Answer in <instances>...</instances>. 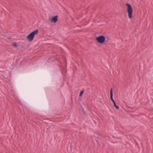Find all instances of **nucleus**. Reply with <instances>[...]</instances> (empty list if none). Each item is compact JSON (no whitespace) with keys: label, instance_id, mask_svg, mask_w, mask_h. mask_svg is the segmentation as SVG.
I'll return each instance as SVG.
<instances>
[{"label":"nucleus","instance_id":"obj_1","mask_svg":"<svg viewBox=\"0 0 153 153\" xmlns=\"http://www.w3.org/2000/svg\"><path fill=\"white\" fill-rule=\"evenodd\" d=\"M126 6L128 18L130 19H131L133 18V7L129 3L126 4Z\"/></svg>","mask_w":153,"mask_h":153},{"label":"nucleus","instance_id":"obj_2","mask_svg":"<svg viewBox=\"0 0 153 153\" xmlns=\"http://www.w3.org/2000/svg\"><path fill=\"white\" fill-rule=\"evenodd\" d=\"M96 40L99 44H103L105 42L106 38L104 36L101 35L96 37Z\"/></svg>","mask_w":153,"mask_h":153},{"label":"nucleus","instance_id":"obj_3","mask_svg":"<svg viewBox=\"0 0 153 153\" xmlns=\"http://www.w3.org/2000/svg\"><path fill=\"white\" fill-rule=\"evenodd\" d=\"M38 30H36L32 32L27 36V40L29 42L32 41L35 35L38 34Z\"/></svg>","mask_w":153,"mask_h":153},{"label":"nucleus","instance_id":"obj_4","mask_svg":"<svg viewBox=\"0 0 153 153\" xmlns=\"http://www.w3.org/2000/svg\"><path fill=\"white\" fill-rule=\"evenodd\" d=\"M58 20V16H56L51 19V21L52 23H55L57 22Z\"/></svg>","mask_w":153,"mask_h":153},{"label":"nucleus","instance_id":"obj_5","mask_svg":"<svg viewBox=\"0 0 153 153\" xmlns=\"http://www.w3.org/2000/svg\"><path fill=\"white\" fill-rule=\"evenodd\" d=\"M84 90H82V91L80 93V94H79V97H81V96L82 94H83V93H84Z\"/></svg>","mask_w":153,"mask_h":153},{"label":"nucleus","instance_id":"obj_6","mask_svg":"<svg viewBox=\"0 0 153 153\" xmlns=\"http://www.w3.org/2000/svg\"><path fill=\"white\" fill-rule=\"evenodd\" d=\"M114 105L116 109H118L119 108V106L117 105L116 103L114 104Z\"/></svg>","mask_w":153,"mask_h":153},{"label":"nucleus","instance_id":"obj_7","mask_svg":"<svg viewBox=\"0 0 153 153\" xmlns=\"http://www.w3.org/2000/svg\"><path fill=\"white\" fill-rule=\"evenodd\" d=\"M98 139H99L98 138L96 137V140L97 142V144H98L99 145H100L99 144V141Z\"/></svg>","mask_w":153,"mask_h":153},{"label":"nucleus","instance_id":"obj_8","mask_svg":"<svg viewBox=\"0 0 153 153\" xmlns=\"http://www.w3.org/2000/svg\"><path fill=\"white\" fill-rule=\"evenodd\" d=\"M110 95H112L113 94V89H112V88H111L110 89Z\"/></svg>","mask_w":153,"mask_h":153},{"label":"nucleus","instance_id":"obj_9","mask_svg":"<svg viewBox=\"0 0 153 153\" xmlns=\"http://www.w3.org/2000/svg\"><path fill=\"white\" fill-rule=\"evenodd\" d=\"M13 46L15 47H16L17 46V44L15 43H14L13 44Z\"/></svg>","mask_w":153,"mask_h":153},{"label":"nucleus","instance_id":"obj_10","mask_svg":"<svg viewBox=\"0 0 153 153\" xmlns=\"http://www.w3.org/2000/svg\"><path fill=\"white\" fill-rule=\"evenodd\" d=\"M110 99L111 100L114 99L113 98V94H112V95H110Z\"/></svg>","mask_w":153,"mask_h":153},{"label":"nucleus","instance_id":"obj_11","mask_svg":"<svg viewBox=\"0 0 153 153\" xmlns=\"http://www.w3.org/2000/svg\"><path fill=\"white\" fill-rule=\"evenodd\" d=\"M111 100L113 102L114 104L116 103L115 102L114 99L112 100Z\"/></svg>","mask_w":153,"mask_h":153},{"label":"nucleus","instance_id":"obj_12","mask_svg":"<svg viewBox=\"0 0 153 153\" xmlns=\"http://www.w3.org/2000/svg\"><path fill=\"white\" fill-rule=\"evenodd\" d=\"M111 100L113 102L114 104L116 103L115 102L114 99L112 100Z\"/></svg>","mask_w":153,"mask_h":153},{"label":"nucleus","instance_id":"obj_13","mask_svg":"<svg viewBox=\"0 0 153 153\" xmlns=\"http://www.w3.org/2000/svg\"><path fill=\"white\" fill-rule=\"evenodd\" d=\"M137 116V115H131V117H134V116Z\"/></svg>","mask_w":153,"mask_h":153},{"label":"nucleus","instance_id":"obj_14","mask_svg":"<svg viewBox=\"0 0 153 153\" xmlns=\"http://www.w3.org/2000/svg\"><path fill=\"white\" fill-rule=\"evenodd\" d=\"M83 113L85 115V114H86V113L84 111H83Z\"/></svg>","mask_w":153,"mask_h":153}]
</instances>
